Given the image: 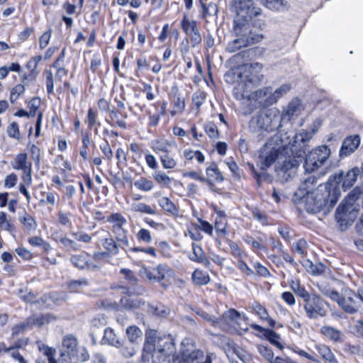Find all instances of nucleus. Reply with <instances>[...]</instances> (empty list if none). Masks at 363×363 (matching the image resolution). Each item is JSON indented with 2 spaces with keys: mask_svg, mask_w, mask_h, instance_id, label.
<instances>
[{
  "mask_svg": "<svg viewBox=\"0 0 363 363\" xmlns=\"http://www.w3.org/2000/svg\"><path fill=\"white\" fill-rule=\"evenodd\" d=\"M330 150L326 145H320L313 149L306 157L304 168L308 172L318 170L328 160Z\"/></svg>",
  "mask_w": 363,
  "mask_h": 363,
  "instance_id": "9d476101",
  "label": "nucleus"
},
{
  "mask_svg": "<svg viewBox=\"0 0 363 363\" xmlns=\"http://www.w3.org/2000/svg\"><path fill=\"white\" fill-rule=\"evenodd\" d=\"M182 27L186 34H189L193 31L195 32L197 29L196 22L194 21L189 20L186 16H184L183 18L182 21Z\"/></svg>",
  "mask_w": 363,
  "mask_h": 363,
  "instance_id": "5fc2aeb1",
  "label": "nucleus"
},
{
  "mask_svg": "<svg viewBox=\"0 0 363 363\" xmlns=\"http://www.w3.org/2000/svg\"><path fill=\"white\" fill-rule=\"evenodd\" d=\"M11 167L15 170L25 171L32 169V164L28 160L26 153L20 152L17 154L11 162Z\"/></svg>",
  "mask_w": 363,
  "mask_h": 363,
  "instance_id": "412c9836",
  "label": "nucleus"
},
{
  "mask_svg": "<svg viewBox=\"0 0 363 363\" xmlns=\"http://www.w3.org/2000/svg\"><path fill=\"white\" fill-rule=\"evenodd\" d=\"M234 31L237 38L229 43L227 47L228 51L233 52L238 49L260 42L264 36L262 33L253 31L248 23H236Z\"/></svg>",
  "mask_w": 363,
  "mask_h": 363,
  "instance_id": "423d86ee",
  "label": "nucleus"
},
{
  "mask_svg": "<svg viewBox=\"0 0 363 363\" xmlns=\"http://www.w3.org/2000/svg\"><path fill=\"white\" fill-rule=\"evenodd\" d=\"M258 352L259 354L267 360L269 363H272V362L274 361V352L273 351L264 345L258 346Z\"/></svg>",
  "mask_w": 363,
  "mask_h": 363,
  "instance_id": "13d9d810",
  "label": "nucleus"
},
{
  "mask_svg": "<svg viewBox=\"0 0 363 363\" xmlns=\"http://www.w3.org/2000/svg\"><path fill=\"white\" fill-rule=\"evenodd\" d=\"M361 142L360 137L358 135H350L342 142L339 151L340 157L344 158L352 154L359 146Z\"/></svg>",
  "mask_w": 363,
  "mask_h": 363,
  "instance_id": "dca6fc26",
  "label": "nucleus"
},
{
  "mask_svg": "<svg viewBox=\"0 0 363 363\" xmlns=\"http://www.w3.org/2000/svg\"><path fill=\"white\" fill-rule=\"evenodd\" d=\"M307 246V242L305 240L301 239L293 244L292 250L294 252L303 256L306 253Z\"/></svg>",
  "mask_w": 363,
  "mask_h": 363,
  "instance_id": "bf43d9fd",
  "label": "nucleus"
},
{
  "mask_svg": "<svg viewBox=\"0 0 363 363\" xmlns=\"http://www.w3.org/2000/svg\"><path fill=\"white\" fill-rule=\"evenodd\" d=\"M192 279L196 284L206 285L210 281L209 276L199 269H196L192 274Z\"/></svg>",
  "mask_w": 363,
  "mask_h": 363,
  "instance_id": "ea45409f",
  "label": "nucleus"
},
{
  "mask_svg": "<svg viewBox=\"0 0 363 363\" xmlns=\"http://www.w3.org/2000/svg\"><path fill=\"white\" fill-rule=\"evenodd\" d=\"M291 89V86L289 84H284L275 90H272L270 87V96L267 99L268 104H276L278 100L283 96L286 94Z\"/></svg>",
  "mask_w": 363,
  "mask_h": 363,
  "instance_id": "b1692460",
  "label": "nucleus"
},
{
  "mask_svg": "<svg viewBox=\"0 0 363 363\" xmlns=\"http://www.w3.org/2000/svg\"><path fill=\"white\" fill-rule=\"evenodd\" d=\"M327 296L336 301L346 312L354 313L357 311L359 298L357 295L348 289L342 290L341 294L335 291H330L327 293Z\"/></svg>",
  "mask_w": 363,
  "mask_h": 363,
  "instance_id": "9b49d317",
  "label": "nucleus"
},
{
  "mask_svg": "<svg viewBox=\"0 0 363 363\" xmlns=\"http://www.w3.org/2000/svg\"><path fill=\"white\" fill-rule=\"evenodd\" d=\"M316 350L321 357L330 363H338L331 350L324 345H317Z\"/></svg>",
  "mask_w": 363,
  "mask_h": 363,
  "instance_id": "72a5a7b5",
  "label": "nucleus"
},
{
  "mask_svg": "<svg viewBox=\"0 0 363 363\" xmlns=\"http://www.w3.org/2000/svg\"><path fill=\"white\" fill-rule=\"evenodd\" d=\"M303 110L304 106L301 101L298 98H294L284 109L282 118L287 120L294 119L301 115Z\"/></svg>",
  "mask_w": 363,
  "mask_h": 363,
  "instance_id": "f3484780",
  "label": "nucleus"
},
{
  "mask_svg": "<svg viewBox=\"0 0 363 363\" xmlns=\"http://www.w3.org/2000/svg\"><path fill=\"white\" fill-rule=\"evenodd\" d=\"M102 341L108 345L119 347L121 346V342L117 337L113 329L107 328L104 330V337Z\"/></svg>",
  "mask_w": 363,
  "mask_h": 363,
  "instance_id": "cd10ccee",
  "label": "nucleus"
},
{
  "mask_svg": "<svg viewBox=\"0 0 363 363\" xmlns=\"http://www.w3.org/2000/svg\"><path fill=\"white\" fill-rule=\"evenodd\" d=\"M359 194L358 190H352L337 208L335 218L341 225L352 224L359 214L361 205L358 200Z\"/></svg>",
  "mask_w": 363,
  "mask_h": 363,
  "instance_id": "39448f33",
  "label": "nucleus"
},
{
  "mask_svg": "<svg viewBox=\"0 0 363 363\" xmlns=\"http://www.w3.org/2000/svg\"><path fill=\"white\" fill-rule=\"evenodd\" d=\"M160 160L162 167L165 169H174L177 164L176 160L168 154L160 156Z\"/></svg>",
  "mask_w": 363,
  "mask_h": 363,
  "instance_id": "3c124183",
  "label": "nucleus"
},
{
  "mask_svg": "<svg viewBox=\"0 0 363 363\" xmlns=\"http://www.w3.org/2000/svg\"><path fill=\"white\" fill-rule=\"evenodd\" d=\"M18 182V176L15 173L8 174L4 179V186L6 189L14 187Z\"/></svg>",
  "mask_w": 363,
  "mask_h": 363,
  "instance_id": "338daca9",
  "label": "nucleus"
},
{
  "mask_svg": "<svg viewBox=\"0 0 363 363\" xmlns=\"http://www.w3.org/2000/svg\"><path fill=\"white\" fill-rule=\"evenodd\" d=\"M88 282L86 279H82L79 281H72L68 284V287L72 292H78L81 290L82 286H86Z\"/></svg>",
  "mask_w": 363,
  "mask_h": 363,
  "instance_id": "0e129e2a",
  "label": "nucleus"
},
{
  "mask_svg": "<svg viewBox=\"0 0 363 363\" xmlns=\"http://www.w3.org/2000/svg\"><path fill=\"white\" fill-rule=\"evenodd\" d=\"M202 16L206 18L208 16H215L218 13V7L216 4L211 3L208 5L202 4Z\"/></svg>",
  "mask_w": 363,
  "mask_h": 363,
  "instance_id": "052dcab7",
  "label": "nucleus"
},
{
  "mask_svg": "<svg viewBox=\"0 0 363 363\" xmlns=\"http://www.w3.org/2000/svg\"><path fill=\"white\" fill-rule=\"evenodd\" d=\"M25 91V86L22 84H17L11 91L10 101L13 104L20 96Z\"/></svg>",
  "mask_w": 363,
  "mask_h": 363,
  "instance_id": "680f3d73",
  "label": "nucleus"
},
{
  "mask_svg": "<svg viewBox=\"0 0 363 363\" xmlns=\"http://www.w3.org/2000/svg\"><path fill=\"white\" fill-rule=\"evenodd\" d=\"M251 123L256 124L259 129L271 130L274 128V119L268 114H260L256 117H254Z\"/></svg>",
  "mask_w": 363,
  "mask_h": 363,
  "instance_id": "aec40b11",
  "label": "nucleus"
},
{
  "mask_svg": "<svg viewBox=\"0 0 363 363\" xmlns=\"http://www.w3.org/2000/svg\"><path fill=\"white\" fill-rule=\"evenodd\" d=\"M90 257L86 254H80L77 255H73L71 257V262L73 264L80 269H97L99 267L96 264L92 263L90 261Z\"/></svg>",
  "mask_w": 363,
  "mask_h": 363,
  "instance_id": "6ab92c4d",
  "label": "nucleus"
},
{
  "mask_svg": "<svg viewBox=\"0 0 363 363\" xmlns=\"http://www.w3.org/2000/svg\"><path fill=\"white\" fill-rule=\"evenodd\" d=\"M63 58L64 51L62 52L61 56L59 57L53 64V67L57 69L55 77L59 80H61L62 78L65 77L67 74V71L65 69V68L60 66V62H62Z\"/></svg>",
  "mask_w": 363,
  "mask_h": 363,
  "instance_id": "09e8293b",
  "label": "nucleus"
},
{
  "mask_svg": "<svg viewBox=\"0 0 363 363\" xmlns=\"http://www.w3.org/2000/svg\"><path fill=\"white\" fill-rule=\"evenodd\" d=\"M102 247L106 250V252L116 255L118 253V245L112 238H104L100 241Z\"/></svg>",
  "mask_w": 363,
  "mask_h": 363,
  "instance_id": "f704fd0d",
  "label": "nucleus"
},
{
  "mask_svg": "<svg viewBox=\"0 0 363 363\" xmlns=\"http://www.w3.org/2000/svg\"><path fill=\"white\" fill-rule=\"evenodd\" d=\"M359 174V168L354 167L346 172L340 170L330 177L326 182V186L330 188L328 191L330 206H334L341 196L340 184H341V186L345 191L350 189L357 182Z\"/></svg>",
  "mask_w": 363,
  "mask_h": 363,
  "instance_id": "7ed1b4c3",
  "label": "nucleus"
},
{
  "mask_svg": "<svg viewBox=\"0 0 363 363\" xmlns=\"http://www.w3.org/2000/svg\"><path fill=\"white\" fill-rule=\"evenodd\" d=\"M214 226L219 236H223L226 234L227 221L225 218H216Z\"/></svg>",
  "mask_w": 363,
  "mask_h": 363,
  "instance_id": "864d4df0",
  "label": "nucleus"
},
{
  "mask_svg": "<svg viewBox=\"0 0 363 363\" xmlns=\"http://www.w3.org/2000/svg\"><path fill=\"white\" fill-rule=\"evenodd\" d=\"M107 221L113 223L112 230L117 241L125 246H128L129 242L126 236V230L123 228V225L126 223L124 217L120 213H113L107 218Z\"/></svg>",
  "mask_w": 363,
  "mask_h": 363,
  "instance_id": "ddd939ff",
  "label": "nucleus"
},
{
  "mask_svg": "<svg viewBox=\"0 0 363 363\" xmlns=\"http://www.w3.org/2000/svg\"><path fill=\"white\" fill-rule=\"evenodd\" d=\"M232 9L242 18L250 17L257 13L253 0H233Z\"/></svg>",
  "mask_w": 363,
  "mask_h": 363,
  "instance_id": "2eb2a0df",
  "label": "nucleus"
},
{
  "mask_svg": "<svg viewBox=\"0 0 363 363\" xmlns=\"http://www.w3.org/2000/svg\"><path fill=\"white\" fill-rule=\"evenodd\" d=\"M37 345L39 350L43 353V354L45 357L46 360L48 363H59V361H57L55 359V350L48 347L43 344L41 342H37ZM36 363H46L45 359H43L42 358H38L36 360Z\"/></svg>",
  "mask_w": 363,
  "mask_h": 363,
  "instance_id": "4be33fe9",
  "label": "nucleus"
},
{
  "mask_svg": "<svg viewBox=\"0 0 363 363\" xmlns=\"http://www.w3.org/2000/svg\"><path fill=\"white\" fill-rule=\"evenodd\" d=\"M208 320L212 322L213 325H217L223 330L235 332L240 335L248 330L246 317L242 315L235 309L225 311L220 320L213 318H208Z\"/></svg>",
  "mask_w": 363,
  "mask_h": 363,
  "instance_id": "0eeeda50",
  "label": "nucleus"
},
{
  "mask_svg": "<svg viewBox=\"0 0 363 363\" xmlns=\"http://www.w3.org/2000/svg\"><path fill=\"white\" fill-rule=\"evenodd\" d=\"M252 85L238 83L233 90V94L238 99H247L249 101H255L262 106H271L268 104L267 99L270 96V87H264L251 91Z\"/></svg>",
  "mask_w": 363,
  "mask_h": 363,
  "instance_id": "1a4fd4ad",
  "label": "nucleus"
},
{
  "mask_svg": "<svg viewBox=\"0 0 363 363\" xmlns=\"http://www.w3.org/2000/svg\"><path fill=\"white\" fill-rule=\"evenodd\" d=\"M51 317L48 315L40 316H32L27 319V325L29 328L32 326L40 327L50 321Z\"/></svg>",
  "mask_w": 363,
  "mask_h": 363,
  "instance_id": "4c0bfd02",
  "label": "nucleus"
},
{
  "mask_svg": "<svg viewBox=\"0 0 363 363\" xmlns=\"http://www.w3.org/2000/svg\"><path fill=\"white\" fill-rule=\"evenodd\" d=\"M303 266L308 272L317 275L322 274L324 272L325 267L323 264L315 266L311 261L306 260L303 263Z\"/></svg>",
  "mask_w": 363,
  "mask_h": 363,
  "instance_id": "8fccbe9b",
  "label": "nucleus"
},
{
  "mask_svg": "<svg viewBox=\"0 0 363 363\" xmlns=\"http://www.w3.org/2000/svg\"><path fill=\"white\" fill-rule=\"evenodd\" d=\"M303 308L310 318H315L318 316H324L326 314V310L324 308V304L320 297L311 294L305 301Z\"/></svg>",
  "mask_w": 363,
  "mask_h": 363,
  "instance_id": "4468645a",
  "label": "nucleus"
},
{
  "mask_svg": "<svg viewBox=\"0 0 363 363\" xmlns=\"http://www.w3.org/2000/svg\"><path fill=\"white\" fill-rule=\"evenodd\" d=\"M157 279L159 281L167 280L170 282L174 277V273L173 270L167 265L160 264L157 267Z\"/></svg>",
  "mask_w": 363,
  "mask_h": 363,
  "instance_id": "7c9ffc66",
  "label": "nucleus"
},
{
  "mask_svg": "<svg viewBox=\"0 0 363 363\" xmlns=\"http://www.w3.org/2000/svg\"><path fill=\"white\" fill-rule=\"evenodd\" d=\"M118 348H120V352L123 357L130 358L137 353L139 346L128 341L126 343L121 342V346Z\"/></svg>",
  "mask_w": 363,
  "mask_h": 363,
  "instance_id": "c756f323",
  "label": "nucleus"
},
{
  "mask_svg": "<svg viewBox=\"0 0 363 363\" xmlns=\"http://www.w3.org/2000/svg\"><path fill=\"white\" fill-rule=\"evenodd\" d=\"M199 350H195L194 345H191L190 348L183 349L182 355L183 359L177 358L174 359L173 363H192L193 362H197V352Z\"/></svg>",
  "mask_w": 363,
  "mask_h": 363,
  "instance_id": "393cba45",
  "label": "nucleus"
},
{
  "mask_svg": "<svg viewBox=\"0 0 363 363\" xmlns=\"http://www.w3.org/2000/svg\"><path fill=\"white\" fill-rule=\"evenodd\" d=\"M159 204L166 211L173 213L177 211L176 206L167 197H162L159 200Z\"/></svg>",
  "mask_w": 363,
  "mask_h": 363,
  "instance_id": "4d7b16f0",
  "label": "nucleus"
},
{
  "mask_svg": "<svg viewBox=\"0 0 363 363\" xmlns=\"http://www.w3.org/2000/svg\"><path fill=\"white\" fill-rule=\"evenodd\" d=\"M264 335L272 344L281 350L283 349V345L280 342L281 337L279 334L270 330H264Z\"/></svg>",
  "mask_w": 363,
  "mask_h": 363,
  "instance_id": "c03bdc74",
  "label": "nucleus"
},
{
  "mask_svg": "<svg viewBox=\"0 0 363 363\" xmlns=\"http://www.w3.org/2000/svg\"><path fill=\"white\" fill-rule=\"evenodd\" d=\"M176 144L173 140H167L166 139H159L152 143V149L155 153L160 152L168 153L172 147H175Z\"/></svg>",
  "mask_w": 363,
  "mask_h": 363,
  "instance_id": "5701e85b",
  "label": "nucleus"
},
{
  "mask_svg": "<svg viewBox=\"0 0 363 363\" xmlns=\"http://www.w3.org/2000/svg\"><path fill=\"white\" fill-rule=\"evenodd\" d=\"M126 337L130 342L140 345L143 337L142 330L135 325H130L125 330Z\"/></svg>",
  "mask_w": 363,
  "mask_h": 363,
  "instance_id": "a878e982",
  "label": "nucleus"
},
{
  "mask_svg": "<svg viewBox=\"0 0 363 363\" xmlns=\"http://www.w3.org/2000/svg\"><path fill=\"white\" fill-rule=\"evenodd\" d=\"M134 186L142 191H150L152 189L154 184L151 180L145 178H140L134 182Z\"/></svg>",
  "mask_w": 363,
  "mask_h": 363,
  "instance_id": "de8ad7c7",
  "label": "nucleus"
},
{
  "mask_svg": "<svg viewBox=\"0 0 363 363\" xmlns=\"http://www.w3.org/2000/svg\"><path fill=\"white\" fill-rule=\"evenodd\" d=\"M52 36V30H48L44 32L39 38V47L41 50L45 49L49 44Z\"/></svg>",
  "mask_w": 363,
  "mask_h": 363,
  "instance_id": "69168bd1",
  "label": "nucleus"
},
{
  "mask_svg": "<svg viewBox=\"0 0 363 363\" xmlns=\"http://www.w3.org/2000/svg\"><path fill=\"white\" fill-rule=\"evenodd\" d=\"M291 289L298 296L305 301L311 294H309L303 286H302L298 280L292 279L289 281Z\"/></svg>",
  "mask_w": 363,
  "mask_h": 363,
  "instance_id": "e433bc0d",
  "label": "nucleus"
},
{
  "mask_svg": "<svg viewBox=\"0 0 363 363\" xmlns=\"http://www.w3.org/2000/svg\"><path fill=\"white\" fill-rule=\"evenodd\" d=\"M131 209L133 211L146 213L148 215H154L155 213V209H153L150 206L143 203H133L131 206Z\"/></svg>",
  "mask_w": 363,
  "mask_h": 363,
  "instance_id": "49530a36",
  "label": "nucleus"
},
{
  "mask_svg": "<svg viewBox=\"0 0 363 363\" xmlns=\"http://www.w3.org/2000/svg\"><path fill=\"white\" fill-rule=\"evenodd\" d=\"M321 333L328 338L334 342H342L344 341V334L340 330L330 327L323 326L321 328Z\"/></svg>",
  "mask_w": 363,
  "mask_h": 363,
  "instance_id": "bb28decb",
  "label": "nucleus"
},
{
  "mask_svg": "<svg viewBox=\"0 0 363 363\" xmlns=\"http://www.w3.org/2000/svg\"><path fill=\"white\" fill-rule=\"evenodd\" d=\"M42 57L40 55L31 57L27 62L26 67L30 70L31 74H36V69L38 63L40 62Z\"/></svg>",
  "mask_w": 363,
  "mask_h": 363,
  "instance_id": "e2e57ef3",
  "label": "nucleus"
},
{
  "mask_svg": "<svg viewBox=\"0 0 363 363\" xmlns=\"http://www.w3.org/2000/svg\"><path fill=\"white\" fill-rule=\"evenodd\" d=\"M0 228L5 230L11 235L15 232V227L11 221L8 219L7 215L4 211H0Z\"/></svg>",
  "mask_w": 363,
  "mask_h": 363,
  "instance_id": "a19ab883",
  "label": "nucleus"
},
{
  "mask_svg": "<svg viewBox=\"0 0 363 363\" xmlns=\"http://www.w3.org/2000/svg\"><path fill=\"white\" fill-rule=\"evenodd\" d=\"M155 342V340L150 337V333H147L143 347V359H149L150 357L147 354H150L155 363L169 362L174 353V346L172 342L160 339L157 341V346Z\"/></svg>",
  "mask_w": 363,
  "mask_h": 363,
  "instance_id": "20e7f679",
  "label": "nucleus"
},
{
  "mask_svg": "<svg viewBox=\"0 0 363 363\" xmlns=\"http://www.w3.org/2000/svg\"><path fill=\"white\" fill-rule=\"evenodd\" d=\"M27 343H28V339L21 340H18L15 343L14 347H9V352H10L11 357L12 358H13L14 359L18 360L19 363H26V360L24 359L23 357L18 352V350H16V348L22 347L24 345H26Z\"/></svg>",
  "mask_w": 363,
  "mask_h": 363,
  "instance_id": "473e14b6",
  "label": "nucleus"
},
{
  "mask_svg": "<svg viewBox=\"0 0 363 363\" xmlns=\"http://www.w3.org/2000/svg\"><path fill=\"white\" fill-rule=\"evenodd\" d=\"M192 255L189 256V259L195 262L209 264V262L206 259L203 249L196 244L192 245Z\"/></svg>",
  "mask_w": 363,
  "mask_h": 363,
  "instance_id": "2f4dec72",
  "label": "nucleus"
},
{
  "mask_svg": "<svg viewBox=\"0 0 363 363\" xmlns=\"http://www.w3.org/2000/svg\"><path fill=\"white\" fill-rule=\"evenodd\" d=\"M135 236L137 240L140 242L150 244L152 241L150 232L145 228H141L139 230Z\"/></svg>",
  "mask_w": 363,
  "mask_h": 363,
  "instance_id": "603ef678",
  "label": "nucleus"
},
{
  "mask_svg": "<svg viewBox=\"0 0 363 363\" xmlns=\"http://www.w3.org/2000/svg\"><path fill=\"white\" fill-rule=\"evenodd\" d=\"M262 65L259 62L242 65L233 70V74L237 75L241 79L240 83L252 84V77L260 72L262 69Z\"/></svg>",
  "mask_w": 363,
  "mask_h": 363,
  "instance_id": "f8f14e48",
  "label": "nucleus"
},
{
  "mask_svg": "<svg viewBox=\"0 0 363 363\" xmlns=\"http://www.w3.org/2000/svg\"><path fill=\"white\" fill-rule=\"evenodd\" d=\"M321 125L322 120L317 118L309 130H302L291 138L287 133L275 134L261 149V169H266L274 164L275 171L284 179L286 181L292 177L305 153L306 143L313 138Z\"/></svg>",
  "mask_w": 363,
  "mask_h": 363,
  "instance_id": "f257e3e1",
  "label": "nucleus"
},
{
  "mask_svg": "<svg viewBox=\"0 0 363 363\" xmlns=\"http://www.w3.org/2000/svg\"><path fill=\"white\" fill-rule=\"evenodd\" d=\"M7 134L9 137L18 139L20 136L18 125L16 122H12L7 128Z\"/></svg>",
  "mask_w": 363,
  "mask_h": 363,
  "instance_id": "774afa93",
  "label": "nucleus"
},
{
  "mask_svg": "<svg viewBox=\"0 0 363 363\" xmlns=\"http://www.w3.org/2000/svg\"><path fill=\"white\" fill-rule=\"evenodd\" d=\"M330 189L326 186V183L316 186V179L314 176H308L301 184L296 194L304 199L306 209L308 212L315 213L324 208L331 209L328 191Z\"/></svg>",
  "mask_w": 363,
  "mask_h": 363,
  "instance_id": "f03ea898",
  "label": "nucleus"
},
{
  "mask_svg": "<svg viewBox=\"0 0 363 363\" xmlns=\"http://www.w3.org/2000/svg\"><path fill=\"white\" fill-rule=\"evenodd\" d=\"M196 225L199 230L203 231V233H206L208 235H212L213 225L210 223L199 218L198 224H196Z\"/></svg>",
  "mask_w": 363,
  "mask_h": 363,
  "instance_id": "6e6d98bb",
  "label": "nucleus"
},
{
  "mask_svg": "<svg viewBox=\"0 0 363 363\" xmlns=\"http://www.w3.org/2000/svg\"><path fill=\"white\" fill-rule=\"evenodd\" d=\"M173 104V108L170 111L171 115L174 116L182 113L185 107L184 99L179 96H174Z\"/></svg>",
  "mask_w": 363,
  "mask_h": 363,
  "instance_id": "37998d69",
  "label": "nucleus"
},
{
  "mask_svg": "<svg viewBox=\"0 0 363 363\" xmlns=\"http://www.w3.org/2000/svg\"><path fill=\"white\" fill-rule=\"evenodd\" d=\"M206 177H204L203 183L207 184L211 189H213L216 183H220L224 179L222 173L214 163H211L206 167Z\"/></svg>",
  "mask_w": 363,
  "mask_h": 363,
  "instance_id": "a211bd4d",
  "label": "nucleus"
},
{
  "mask_svg": "<svg viewBox=\"0 0 363 363\" xmlns=\"http://www.w3.org/2000/svg\"><path fill=\"white\" fill-rule=\"evenodd\" d=\"M22 298L29 303H38L42 307H50L53 305L54 301H52V297L48 295L43 296L40 301L35 300V295L29 292L26 295L22 296Z\"/></svg>",
  "mask_w": 363,
  "mask_h": 363,
  "instance_id": "c85d7f7f",
  "label": "nucleus"
},
{
  "mask_svg": "<svg viewBox=\"0 0 363 363\" xmlns=\"http://www.w3.org/2000/svg\"><path fill=\"white\" fill-rule=\"evenodd\" d=\"M19 221L28 230H33L37 227V223L34 218L26 213L19 216Z\"/></svg>",
  "mask_w": 363,
  "mask_h": 363,
  "instance_id": "79ce46f5",
  "label": "nucleus"
},
{
  "mask_svg": "<svg viewBox=\"0 0 363 363\" xmlns=\"http://www.w3.org/2000/svg\"><path fill=\"white\" fill-rule=\"evenodd\" d=\"M89 357L88 351L84 347H78L77 341L74 336L67 335L62 344L59 363L67 362V359L86 361Z\"/></svg>",
  "mask_w": 363,
  "mask_h": 363,
  "instance_id": "6e6552de",
  "label": "nucleus"
},
{
  "mask_svg": "<svg viewBox=\"0 0 363 363\" xmlns=\"http://www.w3.org/2000/svg\"><path fill=\"white\" fill-rule=\"evenodd\" d=\"M253 311L262 319L267 320L268 323L271 327H274L275 325V320L269 318V313L266 308L262 306L259 303H255L252 306Z\"/></svg>",
  "mask_w": 363,
  "mask_h": 363,
  "instance_id": "c9c22d12",
  "label": "nucleus"
},
{
  "mask_svg": "<svg viewBox=\"0 0 363 363\" xmlns=\"http://www.w3.org/2000/svg\"><path fill=\"white\" fill-rule=\"evenodd\" d=\"M153 178L162 187H167L172 182V179L164 172L157 171L153 174Z\"/></svg>",
  "mask_w": 363,
  "mask_h": 363,
  "instance_id": "58836bf2",
  "label": "nucleus"
},
{
  "mask_svg": "<svg viewBox=\"0 0 363 363\" xmlns=\"http://www.w3.org/2000/svg\"><path fill=\"white\" fill-rule=\"evenodd\" d=\"M121 306L126 308H138L141 301L136 297L125 296L121 300Z\"/></svg>",
  "mask_w": 363,
  "mask_h": 363,
  "instance_id": "a18cd8bd",
  "label": "nucleus"
}]
</instances>
